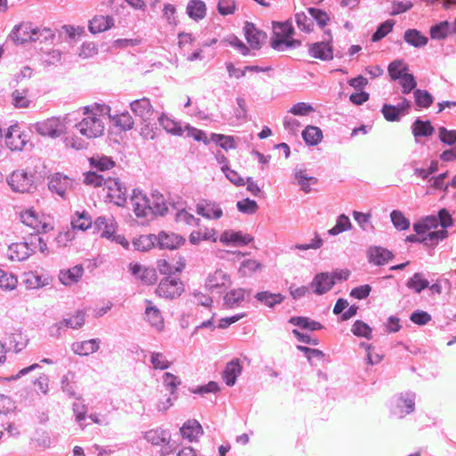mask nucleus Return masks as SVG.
<instances>
[{
    "mask_svg": "<svg viewBox=\"0 0 456 456\" xmlns=\"http://www.w3.org/2000/svg\"><path fill=\"white\" fill-rule=\"evenodd\" d=\"M108 105L94 103L83 108L85 118L77 125L79 133L87 138L100 137L104 133L105 120L110 116Z\"/></svg>",
    "mask_w": 456,
    "mask_h": 456,
    "instance_id": "obj_1",
    "label": "nucleus"
},
{
    "mask_svg": "<svg viewBox=\"0 0 456 456\" xmlns=\"http://www.w3.org/2000/svg\"><path fill=\"white\" fill-rule=\"evenodd\" d=\"M294 28L289 22H277L273 24V34L270 45L276 51H285L288 48L298 47L301 43L292 38Z\"/></svg>",
    "mask_w": 456,
    "mask_h": 456,
    "instance_id": "obj_2",
    "label": "nucleus"
},
{
    "mask_svg": "<svg viewBox=\"0 0 456 456\" xmlns=\"http://www.w3.org/2000/svg\"><path fill=\"white\" fill-rule=\"evenodd\" d=\"M21 222L37 232H48L53 229V218L40 214L33 208L20 213Z\"/></svg>",
    "mask_w": 456,
    "mask_h": 456,
    "instance_id": "obj_3",
    "label": "nucleus"
},
{
    "mask_svg": "<svg viewBox=\"0 0 456 456\" xmlns=\"http://www.w3.org/2000/svg\"><path fill=\"white\" fill-rule=\"evenodd\" d=\"M131 204L137 217H146L151 214L162 213L163 209L159 203L153 205L146 194L139 190H134Z\"/></svg>",
    "mask_w": 456,
    "mask_h": 456,
    "instance_id": "obj_4",
    "label": "nucleus"
},
{
    "mask_svg": "<svg viewBox=\"0 0 456 456\" xmlns=\"http://www.w3.org/2000/svg\"><path fill=\"white\" fill-rule=\"evenodd\" d=\"M7 182L13 191L21 193L31 192L36 189L34 173L25 169L13 171L7 179Z\"/></svg>",
    "mask_w": 456,
    "mask_h": 456,
    "instance_id": "obj_5",
    "label": "nucleus"
},
{
    "mask_svg": "<svg viewBox=\"0 0 456 456\" xmlns=\"http://www.w3.org/2000/svg\"><path fill=\"white\" fill-rule=\"evenodd\" d=\"M35 129L40 135L54 139L64 134L66 126L60 118L51 117L37 122Z\"/></svg>",
    "mask_w": 456,
    "mask_h": 456,
    "instance_id": "obj_6",
    "label": "nucleus"
},
{
    "mask_svg": "<svg viewBox=\"0 0 456 456\" xmlns=\"http://www.w3.org/2000/svg\"><path fill=\"white\" fill-rule=\"evenodd\" d=\"M102 191L106 192L110 202L120 207L126 203V188L118 178L108 177Z\"/></svg>",
    "mask_w": 456,
    "mask_h": 456,
    "instance_id": "obj_7",
    "label": "nucleus"
},
{
    "mask_svg": "<svg viewBox=\"0 0 456 456\" xmlns=\"http://www.w3.org/2000/svg\"><path fill=\"white\" fill-rule=\"evenodd\" d=\"M86 323V314L82 310H78L69 318L63 319L61 322H56L50 327V334L53 337L60 338L61 330L64 329L78 330Z\"/></svg>",
    "mask_w": 456,
    "mask_h": 456,
    "instance_id": "obj_8",
    "label": "nucleus"
},
{
    "mask_svg": "<svg viewBox=\"0 0 456 456\" xmlns=\"http://www.w3.org/2000/svg\"><path fill=\"white\" fill-rule=\"evenodd\" d=\"M43 30L48 31L45 28L40 29L37 27H34L30 22H21L14 27L12 31L11 37L17 44L37 41L38 39V35Z\"/></svg>",
    "mask_w": 456,
    "mask_h": 456,
    "instance_id": "obj_9",
    "label": "nucleus"
},
{
    "mask_svg": "<svg viewBox=\"0 0 456 456\" xmlns=\"http://www.w3.org/2000/svg\"><path fill=\"white\" fill-rule=\"evenodd\" d=\"M183 290V283L180 279L167 277L159 283L156 294L160 297L174 299L180 297Z\"/></svg>",
    "mask_w": 456,
    "mask_h": 456,
    "instance_id": "obj_10",
    "label": "nucleus"
},
{
    "mask_svg": "<svg viewBox=\"0 0 456 456\" xmlns=\"http://www.w3.org/2000/svg\"><path fill=\"white\" fill-rule=\"evenodd\" d=\"M5 144L11 151H21L28 142V135L19 125L11 126L5 135Z\"/></svg>",
    "mask_w": 456,
    "mask_h": 456,
    "instance_id": "obj_11",
    "label": "nucleus"
},
{
    "mask_svg": "<svg viewBox=\"0 0 456 456\" xmlns=\"http://www.w3.org/2000/svg\"><path fill=\"white\" fill-rule=\"evenodd\" d=\"M129 271L144 284L152 285L158 281L157 270L153 267H145L138 263H131Z\"/></svg>",
    "mask_w": 456,
    "mask_h": 456,
    "instance_id": "obj_12",
    "label": "nucleus"
},
{
    "mask_svg": "<svg viewBox=\"0 0 456 456\" xmlns=\"http://www.w3.org/2000/svg\"><path fill=\"white\" fill-rule=\"evenodd\" d=\"M232 284L230 276L221 269L209 274L206 281V287L210 291L226 289Z\"/></svg>",
    "mask_w": 456,
    "mask_h": 456,
    "instance_id": "obj_13",
    "label": "nucleus"
},
{
    "mask_svg": "<svg viewBox=\"0 0 456 456\" xmlns=\"http://www.w3.org/2000/svg\"><path fill=\"white\" fill-rule=\"evenodd\" d=\"M157 236V245L161 249H175L184 244L185 239L174 232H160Z\"/></svg>",
    "mask_w": 456,
    "mask_h": 456,
    "instance_id": "obj_14",
    "label": "nucleus"
},
{
    "mask_svg": "<svg viewBox=\"0 0 456 456\" xmlns=\"http://www.w3.org/2000/svg\"><path fill=\"white\" fill-rule=\"evenodd\" d=\"M33 252L35 248L30 247V242H16L8 247L6 256L11 261H23Z\"/></svg>",
    "mask_w": 456,
    "mask_h": 456,
    "instance_id": "obj_15",
    "label": "nucleus"
},
{
    "mask_svg": "<svg viewBox=\"0 0 456 456\" xmlns=\"http://www.w3.org/2000/svg\"><path fill=\"white\" fill-rule=\"evenodd\" d=\"M84 275V267L82 265H77L71 268L61 270L59 280L65 286L77 284Z\"/></svg>",
    "mask_w": 456,
    "mask_h": 456,
    "instance_id": "obj_16",
    "label": "nucleus"
},
{
    "mask_svg": "<svg viewBox=\"0 0 456 456\" xmlns=\"http://www.w3.org/2000/svg\"><path fill=\"white\" fill-rule=\"evenodd\" d=\"M196 211L199 215L208 219H219L223 216V211L219 205L208 200L200 201L196 206Z\"/></svg>",
    "mask_w": 456,
    "mask_h": 456,
    "instance_id": "obj_17",
    "label": "nucleus"
},
{
    "mask_svg": "<svg viewBox=\"0 0 456 456\" xmlns=\"http://www.w3.org/2000/svg\"><path fill=\"white\" fill-rule=\"evenodd\" d=\"M333 286L334 281L329 273L316 274L311 282V289L317 295L327 293Z\"/></svg>",
    "mask_w": 456,
    "mask_h": 456,
    "instance_id": "obj_18",
    "label": "nucleus"
},
{
    "mask_svg": "<svg viewBox=\"0 0 456 456\" xmlns=\"http://www.w3.org/2000/svg\"><path fill=\"white\" fill-rule=\"evenodd\" d=\"M145 303L146 320L153 328L159 331L162 330L164 329V318L160 310L151 300H146Z\"/></svg>",
    "mask_w": 456,
    "mask_h": 456,
    "instance_id": "obj_19",
    "label": "nucleus"
},
{
    "mask_svg": "<svg viewBox=\"0 0 456 456\" xmlns=\"http://www.w3.org/2000/svg\"><path fill=\"white\" fill-rule=\"evenodd\" d=\"M245 37L254 49L260 48L261 45L266 38L265 33L258 30L253 23L246 22L244 26Z\"/></svg>",
    "mask_w": 456,
    "mask_h": 456,
    "instance_id": "obj_20",
    "label": "nucleus"
},
{
    "mask_svg": "<svg viewBox=\"0 0 456 456\" xmlns=\"http://www.w3.org/2000/svg\"><path fill=\"white\" fill-rule=\"evenodd\" d=\"M94 224L102 238L115 239L116 223L112 217L99 216Z\"/></svg>",
    "mask_w": 456,
    "mask_h": 456,
    "instance_id": "obj_21",
    "label": "nucleus"
},
{
    "mask_svg": "<svg viewBox=\"0 0 456 456\" xmlns=\"http://www.w3.org/2000/svg\"><path fill=\"white\" fill-rule=\"evenodd\" d=\"M309 53L311 57L322 61L333 59V50L329 43L320 42L310 45Z\"/></svg>",
    "mask_w": 456,
    "mask_h": 456,
    "instance_id": "obj_22",
    "label": "nucleus"
},
{
    "mask_svg": "<svg viewBox=\"0 0 456 456\" xmlns=\"http://www.w3.org/2000/svg\"><path fill=\"white\" fill-rule=\"evenodd\" d=\"M242 371V366L238 358L229 362L223 372V379L227 386H233L236 383V379Z\"/></svg>",
    "mask_w": 456,
    "mask_h": 456,
    "instance_id": "obj_23",
    "label": "nucleus"
},
{
    "mask_svg": "<svg viewBox=\"0 0 456 456\" xmlns=\"http://www.w3.org/2000/svg\"><path fill=\"white\" fill-rule=\"evenodd\" d=\"M180 433L183 438L193 442L203 434V429L196 419H189L180 428Z\"/></svg>",
    "mask_w": 456,
    "mask_h": 456,
    "instance_id": "obj_24",
    "label": "nucleus"
},
{
    "mask_svg": "<svg viewBox=\"0 0 456 456\" xmlns=\"http://www.w3.org/2000/svg\"><path fill=\"white\" fill-rule=\"evenodd\" d=\"M49 189L63 197L71 187V181L66 176L59 174L53 175L49 181Z\"/></svg>",
    "mask_w": 456,
    "mask_h": 456,
    "instance_id": "obj_25",
    "label": "nucleus"
},
{
    "mask_svg": "<svg viewBox=\"0 0 456 456\" xmlns=\"http://www.w3.org/2000/svg\"><path fill=\"white\" fill-rule=\"evenodd\" d=\"M145 439L153 445H168L171 436L168 431L156 428L147 431L144 435Z\"/></svg>",
    "mask_w": 456,
    "mask_h": 456,
    "instance_id": "obj_26",
    "label": "nucleus"
},
{
    "mask_svg": "<svg viewBox=\"0 0 456 456\" xmlns=\"http://www.w3.org/2000/svg\"><path fill=\"white\" fill-rule=\"evenodd\" d=\"M368 255L370 262L376 265H383L393 257V255L389 250L380 247L370 248Z\"/></svg>",
    "mask_w": 456,
    "mask_h": 456,
    "instance_id": "obj_27",
    "label": "nucleus"
},
{
    "mask_svg": "<svg viewBox=\"0 0 456 456\" xmlns=\"http://www.w3.org/2000/svg\"><path fill=\"white\" fill-rule=\"evenodd\" d=\"M114 26L113 19L110 16H95L89 23V30L93 34L104 32Z\"/></svg>",
    "mask_w": 456,
    "mask_h": 456,
    "instance_id": "obj_28",
    "label": "nucleus"
},
{
    "mask_svg": "<svg viewBox=\"0 0 456 456\" xmlns=\"http://www.w3.org/2000/svg\"><path fill=\"white\" fill-rule=\"evenodd\" d=\"M100 341L98 339H89L72 344V351L78 355H89L99 349Z\"/></svg>",
    "mask_w": 456,
    "mask_h": 456,
    "instance_id": "obj_29",
    "label": "nucleus"
},
{
    "mask_svg": "<svg viewBox=\"0 0 456 456\" xmlns=\"http://www.w3.org/2000/svg\"><path fill=\"white\" fill-rule=\"evenodd\" d=\"M252 237L244 235L240 232L227 231L221 234L220 241L223 243H232L234 245H247L252 241Z\"/></svg>",
    "mask_w": 456,
    "mask_h": 456,
    "instance_id": "obj_30",
    "label": "nucleus"
},
{
    "mask_svg": "<svg viewBox=\"0 0 456 456\" xmlns=\"http://www.w3.org/2000/svg\"><path fill=\"white\" fill-rule=\"evenodd\" d=\"M403 39L407 44L417 48L425 46L428 42V38L415 28L405 30Z\"/></svg>",
    "mask_w": 456,
    "mask_h": 456,
    "instance_id": "obj_31",
    "label": "nucleus"
},
{
    "mask_svg": "<svg viewBox=\"0 0 456 456\" xmlns=\"http://www.w3.org/2000/svg\"><path fill=\"white\" fill-rule=\"evenodd\" d=\"M132 111L142 118H148L153 112L152 106L148 98L135 100L130 104Z\"/></svg>",
    "mask_w": 456,
    "mask_h": 456,
    "instance_id": "obj_32",
    "label": "nucleus"
},
{
    "mask_svg": "<svg viewBox=\"0 0 456 456\" xmlns=\"http://www.w3.org/2000/svg\"><path fill=\"white\" fill-rule=\"evenodd\" d=\"M415 403L412 397L400 396L396 401V406L393 413L403 418L414 411Z\"/></svg>",
    "mask_w": 456,
    "mask_h": 456,
    "instance_id": "obj_33",
    "label": "nucleus"
},
{
    "mask_svg": "<svg viewBox=\"0 0 456 456\" xmlns=\"http://www.w3.org/2000/svg\"><path fill=\"white\" fill-rule=\"evenodd\" d=\"M157 243V236L155 234H142L133 240L135 249L144 252L151 249Z\"/></svg>",
    "mask_w": 456,
    "mask_h": 456,
    "instance_id": "obj_34",
    "label": "nucleus"
},
{
    "mask_svg": "<svg viewBox=\"0 0 456 456\" xmlns=\"http://www.w3.org/2000/svg\"><path fill=\"white\" fill-rule=\"evenodd\" d=\"M303 139L308 145H317L322 139V130L314 126H308L302 132Z\"/></svg>",
    "mask_w": 456,
    "mask_h": 456,
    "instance_id": "obj_35",
    "label": "nucleus"
},
{
    "mask_svg": "<svg viewBox=\"0 0 456 456\" xmlns=\"http://www.w3.org/2000/svg\"><path fill=\"white\" fill-rule=\"evenodd\" d=\"M207 12L206 4L200 0H191L187 5L188 15L194 20H201Z\"/></svg>",
    "mask_w": 456,
    "mask_h": 456,
    "instance_id": "obj_36",
    "label": "nucleus"
},
{
    "mask_svg": "<svg viewBox=\"0 0 456 456\" xmlns=\"http://www.w3.org/2000/svg\"><path fill=\"white\" fill-rule=\"evenodd\" d=\"M8 340L9 345L12 346L16 352H20L24 349L28 343V337L24 335L20 330H14L12 332H11Z\"/></svg>",
    "mask_w": 456,
    "mask_h": 456,
    "instance_id": "obj_37",
    "label": "nucleus"
},
{
    "mask_svg": "<svg viewBox=\"0 0 456 456\" xmlns=\"http://www.w3.org/2000/svg\"><path fill=\"white\" fill-rule=\"evenodd\" d=\"M294 175L297 184L301 187V190L306 193L311 190L310 185L317 183V178L307 175L305 170L303 169H296Z\"/></svg>",
    "mask_w": 456,
    "mask_h": 456,
    "instance_id": "obj_38",
    "label": "nucleus"
},
{
    "mask_svg": "<svg viewBox=\"0 0 456 456\" xmlns=\"http://www.w3.org/2000/svg\"><path fill=\"white\" fill-rule=\"evenodd\" d=\"M12 102L15 108H28L31 100L28 98V91L27 89H16L12 93Z\"/></svg>",
    "mask_w": 456,
    "mask_h": 456,
    "instance_id": "obj_39",
    "label": "nucleus"
},
{
    "mask_svg": "<svg viewBox=\"0 0 456 456\" xmlns=\"http://www.w3.org/2000/svg\"><path fill=\"white\" fill-rule=\"evenodd\" d=\"M255 297L269 307H273V305L281 303L284 299V297L281 294H274L268 291L258 292Z\"/></svg>",
    "mask_w": 456,
    "mask_h": 456,
    "instance_id": "obj_40",
    "label": "nucleus"
},
{
    "mask_svg": "<svg viewBox=\"0 0 456 456\" xmlns=\"http://www.w3.org/2000/svg\"><path fill=\"white\" fill-rule=\"evenodd\" d=\"M263 265L256 259H247L243 261L239 268V273L243 277L251 276L256 271L261 270Z\"/></svg>",
    "mask_w": 456,
    "mask_h": 456,
    "instance_id": "obj_41",
    "label": "nucleus"
},
{
    "mask_svg": "<svg viewBox=\"0 0 456 456\" xmlns=\"http://www.w3.org/2000/svg\"><path fill=\"white\" fill-rule=\"evenodd\" d=\"M307 12L312 17L313 21L314 20L320 28H324L330 20V15L327 12L322 9L309 7L307 8Z\"/></svg>",
    "mask_w": 456,
    "mask_h": 456,
    "instance_id": "obj_42",
    "label": "nucleus"
},
{
    "mask_svg": "<svg viewBox=\"0 0 456 456\" xmlns=\"http://www.w3.org/2000/svg\"><path fill=\"white\" fill-rule=\"evenodd\" d=\"M289 322L293 325L299 326L309 330H318L322 328V325L320 322L312 321L308 317H292L289 319Z\"/></svg>",
    "mask_w": 456,
    "mask_h": 456,
    "instance_id": "obj_43",
    "label": "nucleus"
},
{
    "mask_svg": "<svg viewBox=\"0 0 456 456\" xmlns=\"http://www.w3.org/2000/svg\"><path fill=\"white\" fill-rule=\"evenodd\" d=\"M415 103L419 108H428L432 105L434 98L427 90L416 89L413 92Z\"/></svg>",
    "mask_w": 456,
    "mask_h": 456,
    "instance_id": "obj_44",
    "label": "nucleus"
},
{
    "mask_svg": "<svg viewBox=\"0 0 456 456\" xmlns=\"http://www.w3.org/2000/svg\"><path fill=\"white\" fill-rule=\"evenodd\" d=\"M428 286L429 282L428 280L424 279L423 275L419 273L413 274L407 281V287L417 293H420L423 289L428 288Z\"/></svg>",
    "mask_w": 456,
    "mask_h": 456,
    "instance_id": "obj_45",
    "label": "nucleus"
},
{
    "mask_svg": "<svg viewBox=\"0 0 456 456\" xmlns=\"http://www.w3.org/2000/svg\"><path fill=\"white\" fill-rule=\"evenodd\" d=\"M434 127L429 121L417 119L412 125V133L418 136H429L433 134Z\"/></svg>",
    "mask_w": 456,
    "mask_h": 456,
    "instance_id": "obj_46",
    "label": "nucleus"
},
{
    "mask_svg": "<svg viewBox=\"0 0 456 456\" xmlns=\"http://www.w3.org/2000/svg\"><path fill=\"white\" fill-rule=\"evenodd\" d=\"M71 225L74 230L86 231L92 226V219L86 212L77 213Z\"/></svg>",
    "mask_w": 456,
    "mask_h": 456,
    "instance_id": "obj_47",
    "label": "nucleus"
},
{
    "mask_svg": "<svg viewBox=\"0 0 456 456\" xmlns=\"http://www.w3.org/2000/svg\"><path fill=\"white\" fill-rule=\"evenodd\" d=\"M448 235V232L444 229H440L438 231H428L427 234L421 238V242L426 245L434 246L438 243L439 240H444Z\"/></svg>",
    "mask_w": 456,
    "mask_h": 456,
    "instance_id": "obj_48",
    "label": "nucleus"
},
{
    "mask_svg": "<svg viewBox=\"0 0 456 456\" xmlns=\"http://www.w3.org/2000/svg\"><path fill=\"white\" fill-rule=\"evenodd\" d=\"M114 125L122 130H130L134 126V119L128 112H123L112 118Z\"/></svg>",
    "mask_w": 456,
    "mask_h": 456,
    "instance_id": "obj_49",
    "label": "nucleus"
},
{
    "mask_svg": "<svg viewBox=\"0 0 456 456\" xmlns=\"http://www.w3.org/2000/svg\"><path fill=\"white\" fill-rule=\"evenodd\" d=\"M18 280L12 273L0 268V288L12 290L16 288Z\"/></svg>",
    "mask_w": 456,
    "mask_h": 456,
    "instance_id": "obj_50",
    "label": "nucleus"
},
{
    "mask_svg": "<svg viewBox=\"0 0 456 456\" xmlns=\"http://www.w3.org/2000/svg\"><path fill=\"white\" fill-rule=\"evenodd\" d=\"M245 297V290L242 289H232L228 292L224 297V303L229 307H233L236 305H239L240 302L244 300Z\"/></svg>",
    "mask_w": 456,
    "mask_h": 456,
    "instance_id": "obj_51",
    "label": "nucleus"
},
{
    "mask_svg": "<svg viewBox=\"0 0 456 456\" xmlns=\"http://www.w3.org/2000/svg\"><path fill=\"white\" fill-rule=\"evenodd\" d=\"M159 123L162 126V127L168 133H171L175 135H182L183 134V129L182 128V126L175 120L171 119L167 116H162L159 118Z\"/></svg>",
    "mask_w": 456,
    "mask_h": 456,
    "instance_id": "obj_52",
    "label": "nucleus"
},
{
    "mask_svg": "<svg viewBox=\"0 0 456 456\" xmlns=\"http://www.w3.org/2000/svg\"><path fill=\"white\" fill-rule=\"evenodd\" d=\"M211 141L225 151L234 149L236 147L234 138L230 135L213 134H211Z\"/></svg>",
    "mask_w": 456,
    "mask_h": 456,
    "instance_id": "obj_53",
    "label": "nucleus"
},
{
    "mask_svg": "<svg viewBox=\"0 0 456 456\" xmlns=\"http://www.w3.org/2000/svg\"><path fill=\"white\" fill-rule=\"evenodd\" d=\"M408 67L401 61H395L388 66V73L393 80H397L405 73H407Z\"/></svg>",
    "mask_w": 456,
    "mask_h": 456,
    "instance_id": "obj_54",
    "label": "nucleus"
},
{
    "mask_svg": "<svg viewBox=\"0 0 456 456\" xmlns=\"http://www.w3.org/2000/svg\"><path fill=\"white\" fill-rule=\"evenodd\" d=\"M90 164L100 171H105L112 168L115 166V162L109 157H92Z\"/></svg>",
    "mask_w": 456,
    "mask_h": 456,
    "instance_id": "obj_55",
    "label": "nucleus"
},
{
    "mask_svg": "<svg viewBox=\"0 0 456 456\" xmlns=\"http://www.w3.org/2000/svg\"><path fill=\"white\" fill-rule=\"evenodd\" d=\"M296 23L299 29L305 32H311L314 29V21L312 17H308L305 12H297L295 16Z\"/></svg>",
    "mask_w": 456,
    "mask_h": 456,
    "instance_id": "obj_56",
    "label": "nucleus"
},
{
    "mask_svg": "<svg viewBox=\"0 0 456 456\" xmlns=\"http://www.w3.org/2000/svg\"><path fill=\"white\" fill-rule=\"evenodd\" d=\"M351 228L349 217L344 214L340 215L337 220L336 225L329 230L330 235H338Z\"/></svg>",
    "mask_w": 456,
    "mask_h": 456,
    "instance_id": "obj_57",
    "label": "nucleus"
},
{
    "mask_svg": "<svg viewBox=\"0 0 456 456\" xmlns=\"http://www.w3.org/2000/svg\"><path fill=\"white\" fill-rule=\"evenodd\" d=\"M391 220L395 227L400 231H404L409 229L410 221L403 216V214L399 210L392 211Z\"/></svg>",
    "mask_w": 456,
    "mask_h": 456,
    "instance_id": "obj_58",
    "label": "nucleus"
},
{
    "mask_svg": "<svg viewBox=\"0 0 456 456\" xmlns=\"http://www.w3.org/2000/svg\"><path fill=\"white\" fill-rule=\"evenodd\" d=\"M151 362L154 369L159 370H166L172 364V362L169 361L166 355L158 352L151 354Z\"/></svg>",
    "mask_w": 456,
    "mask_h": 456,
    "instance_id": "obj_59",
    "label": "nucleus"
},
{
    "mask_svg": "<svg viewBox=\"0 0 456 456\" xmlns=\"http://www.w3.org/2000/svg\"><path fill=\"white\" fill-rule=\"evenodd\" d=\"M397 80H399V84L402 86V92L405 94H410L417 86V82L412 74L405 73Z\"/></svg>",
    "mask_w": 456,
    "mask_h": 456,
    "instance_id": "obj_60",
    "label": "nucleus"
},
{
    "mask_svg": "<svg viewBox=\"0 0 456 456\" xmlns=\"http://www.w3.org/2000/svg\"><path fill=\"white\" fill-rule=\"evenodd\" d=\"M449 23L447 21L440 22L431 27L430 37L433 39H444L448 35Z\"/></svg>",
    "mask_w": 456,
    "mask_h": 456,
    "instance_id": "obj_61",
    "label": "nucleus"
},
{
    "mask_svg": "<svg viewBox=\"0 0 456 456\" xmlns=\"http://www.w3.org/2000/svg\"><path fill=\"white\" fill-rule=\"evenodd\" d=\"M107 178H104L102 175H98L94 172H88L85 174L84 183L93 187H102L105 185Z\"/></svg>",
    "mask_w": 456,
    "mask_h": 456,
    "instance_id": "obj_62",
    "label": "nucleus"
},
{
    "mask_svg": "<svg viewBox=\"0 0 456 456\" xmlns=\"http://www.w3.org/2000/svg\"><path fill=\"white\" fill-rule=\"evenodd\" d=\"M175 221L178 224L188 225H199L200 223V219L195 218L193 215H191V213L187 212L184 209H182L176 213Z\"/></svg>",
    "mask_w": 456,
    "mask_h": 456,
    "instance_id": "obj_63",
    "label": "nucleus"
},
{
    "mask_svg": "<svg viewBox=\"0 0 456 456\" xmlns=\"http://www.w3.org/2000/svg\"><path fill=\"white\" fill-rule=\"evenodd\" d=\"M438 136L442 142L452 145L456 142V130H447L442 126L438 128Z\"/></svg>",
    "mask_w": 456,
    "mask_h": 456,
    "instance_id": "obj_64",
    "label": "nucleus"
}]
</instances>
